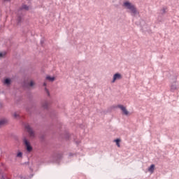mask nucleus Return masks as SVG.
<instances>
[{"mask_svg": "<svg viewBox=\"0 0 179 179\" xmlns=\"http://www.w3.org/2000/svg\"><path fill=\"white\" fill-rule=\"evenodd\" d=\"M123 6L126 8V9H128L130 10V13L131 16H137V15H139V11H138V8L134 5L132 3H131L129 1H125L123 3Z\"/></svg>", "mask_w": 179, "mask_h": 179, "instance_id": "1", "label": "nucleus"}, {"mask_svg": "<svg viewBox=\"0 0 179 179\" xmlns=\"http://www.w3.org/2000/svg\"><path fill=\"white\" fill-rule=\"evenodd\" d=\"M24 129L28 132L29 136H31L32 138H34L36 136V134L34 133V130H33V128L30 127V124L29 123H26L24 124Z\"/></svg>", "mask_w": 179, "mask_h": 179, "instance_id": "2", "label": "nucleus"}, {"mask_svg": "<svg viewBox=\"0 0 179 179\" xmlns=\"http://www.w3.org/2000/svg\"><path fill=\"white\" fill-rule=\"evenodd\" d=\"M23 142L26 148L27 152H28V153H30V152L33 150V147L31 146V144H30V141H29L26 137H24Z\"/></svg>", "mask_w": 179, "mask_h": 179, "instance_id": "3", "label": "nucleus"}, {"mask_svg": "<svg viewBox=\"0 0 179 179\" xmlns=\"http://www.w3.org/2000/svg\"><path fill=\"white\" fill-rule=\"evenodd\" d=\"M24 15L22 13L18 12L17 13L16 22L17 26H22V23L24 21Z\"/></svg>", "mask_w": 179, "mask_h": 179, "instance_id": "4", "label": "nucleus"}, {"mask_svg": "<svg viewBox=\"0 0 179 179\" xmlns=\"http://www.w3.org/2000/svg\"><path fill=\"white\" fill-rule=\"evenodd\" d=\"M36 85V83H34L33 80H31L29 83L24 81L22 83V87L23 89H30V87H33Z\"/></svg>", "mask_w": 179, "mask_h": 179, "instance_id": "5", "label": "nucleus"}, {"mask_svg": "<svg viewBox=\"0 0 179 179\" xmlns=\"http://www.w3.org/2000/svg\"><path fill=\"white\" fill-rule=\"evenodd\" d=\"M63 154L62 153H57L54 155V160L57 163V164H59L61 160L62 159Z\"/></svg>", "mask_w": 179, "mask_h": 179, "instance_id": "6", "label": "nucleus"}, {"mask_svg": "<svg viewBox=\"0 0 179 179\" xmlns=\"http://www.w3.org/2000/svg\"><path fill=\"white\" fill-rule=\"evenodd\" d=\"M120 79H122V75L120 73H116L113 75L111 83H115V80H120Z\"/></svg>", "mask_w": 179, "mask_h": 179, "instance_id": "7", "label": "nucleus"}, {"mask_svg": "<svg viewBox=\"0 0 179 179\" xmlns=\"http://www.w3.org/2000/svg\"><path fill=\"white\" fill-rule=\"evenodd\" d=\"M117 107L118 108H120L124 115H128V114H129V112L127 110V108H125V106L123 105H118Z\"/></svg>", "mask_w": 179, "mask_h": 179, "instance_id": "8", "label": "nucleus"}, {"mask_svg": "<svg viewBox=\"0 0 179 179\" xmlns=\"http://www.w3.org/2000/svg\"><path fill=\"white\" fill-rule=\"evenodd\" d=\"M29 6L26 5V4H24L22 5L21 7H20L18 9H17V12H22V10H29Z\"/></svg>", "mask_w": 179, "mask_h": 179, "instance_id": "9", "label": "nucleus"}, {"mask_svg": "<svg viewBox=\"0 0 179 179\" xmlns=\"http://www.w3.org/2000/svg\"><path fill=\"white\" fill-rule=\"evenodd\" d=\"M3 85H6V86H10L12 85V80L9 78L4 79L3 82Z\"/></svg>", "mask_w": 179, "mask_h": 179, "instance_id": "10", "label": "nucleus"}, {"mask_svg": "<svg viewBox=\"0 0 179 179\" xmlns=\"http://www.w3.org/2000/svg\"><path fill=\"white\" fill-rule=\"evenodd\" d=\"M176 82L177 81L176 80L174 83L171 85V92H176V90L178 89V87L176 85Z\"/></svg>", "mask_w": 179, "mask_h": 179, "instance_id": "11", "label": "nucleus"}, {"mask_svg": "<svg viewBox=\"0 0 179 179\" xmlns=\"http://www.w3.org/2000/svg\"><path fill=\"white\" fill-rule=\"evenodd\" d=\"M157 22L159 23H163V22H164V20H163V15H162V14H159L157 16Z\"/></svg>", "mask_w": 179, "mask_h": 179, "instance_id": "12", "label": "nucleus"}, {"mask_svg": "<svg viewBox=\"0 0 179 179\" xmlns=\"http://www.w3.org/2000/svg\"><path fill=\"white\" fill-rule=\"evenodd\" d=\"M46 80H48L49 82H54L55 80V77H51V76H47L45 78Z\"/></svg>", "mask_w": 179, "mask_h": 179, "instance_id": "13", "label": "nucleus"}, {"mask_svg": "<svg viewBox=\"0 0 179 179\" xmlns=\"http://www.w3.org/2000/svg\"><path fill=\"white\" fill-rule=\"evenodd\" d=\"M155 164H151L150 166V167L148 168V171H150V173H154L155 172Z\"/></svg>", "mask_w": 179, "mask_h": 179, "instance_id": "14", "label": "nucleus"}, {"mask_svg": "<svg viewBox=\"0 0 179 179\" xmlns=\"http://www.w3.org/2000/svg\"><path fill=\"white\" fill-rule=\"evenodd\" d=\"M42 108H44V110H48V102L45 101V103H42Z\"/></svg>", "mask_w": 179, "mask_h": 179, "instance_id": "15", "label": "nucleus"}, {"mask_svg": "<svg viewBox=\"0 0 179 179\" xmlns=\"http://www.w3.org/2000/svg\"><path fill=\"white\" fill-rule=\"evenodd\" d=\"M5 124H8V120L6 119H1L0 120V127H2V125H5Z\"/></svg>", "mask_w": 179, "mask_h": 179, "instance_id": "16", "label": "nucleus"}, {"mask_svg": "<svg viewBox=\"0 0 179 179\" xmlns=\"http://www.w3.org/2000/svg\"><path fill=\"white\" fill-rule=\"evenodd\" d=\"M114 142H115L117 148H120L121 145L120 144V142H121V139L120 138H116L114 140Z\"/></svg>", "mask_w": 179, "mask_h": 179, "instance_id": "17", "label": "nucleus"}, {"mask_svg": "<svg viewBox=\"0 0 179 179\" xmlns=\"http://www.w3.org/2000/svg\"><path fill=\"white\" fill-rule=\"evenodd\" d=\"M64 138H65V139H66V141H69V139L71 138V135L69 133H66Z\"/></svg>", "mask_w": 179, "mask_h": 179, "instance_id": "18", "label": "nucleus"}, {"mask_svg": "<svg viewBox=\"0 0 179 179\" xmlns=\"http://www.w3.org/2000/svg\"><path fill=\"white\" fill-rule=\"evenodd\" d=\"M166 10H167V8L163 7V8L162 9V13H161V15H165V13H166Z\"/></svg>", "mask_w": 179, "mask_h": 179, "instance_id": "19", "label": "nucleus"}, {"mask_svg": "<svg viewBox=\"0 0 179 179\" xmlns=\"http://www.w3.org/2000/svg\"><path fill=\"white\" fill-rule=\"evenodd\" d=\"M6 55V52H0V58H3Z\"/></svg>", "mask_w": 179, "mask_h": 179, "instance_id": "20", "label": "nucleus"}, {"mask_svg": "<svg viewBox=\"0 0 179 179\" xmlns=\"http://www.w3.org/2000/svg\"><path fill=\"white\" fill-rule=\"evenodd\" d=\"M17 157H23V152H18L17 153Z\"/></svg>", "mask_w": 179, "mask_h": 179, "instance_id": "21", "label": "nucleus"}, {"mask_svg": "<svg viewBox=\"0 0 179 179\" xmlns=\"http://www.w3.org/2000/svg\"><path fill=\"white\" fill-rule=\"evenodd\" d=\"M45 92H46L48 97H50V96H51V94H50V90H48L47 87H45Z\"/></svg>", "mask_w": 179, "mask_h": 179, "instance_id": "22", "label": "nucleus"}, {"mask_svg": "<svg viewBox=\"0 0 179 179\" xmlns=\"http://www.w3.org/2000/svg\"><path fill=\"white\" fill-rule=\"evenodd\" d=\"M45 41V40L44 39V38H41V41H40L41 45H43V44H44Z\"/></svg>", "mask_w": 179, "mask_h": 179, "instance_id": "23", "label": "nucleus"}, {"mask_svg": "<svg viewBox=\"0 0 179 179\" xmlns=\"http://www.w3.org/2000/svg\"><path fill=\"white\" fill-rule=\"evenodd\" d=\"M75 153H72V152H70L69 154V157H72V156H75Z\"/></svg>", "mask_w": 179, "mask_h": 179, "instance_id": "24", "label": "nucleus"}, {"mask_svg": "<svg viewBox=\"0 0 179 179\" xmlns=\"http://www.w3.org/2000/svg\"><path fill=\"white\" fill-rule=\"evenodd\" d=\"M80 128H81V129H84L85 125L83 124H80Z\"/></svg>", "mask_w": 179, "mask_h": 179, "instance_id": "25", "label": "nucleus"}, {"mask_svg": "<svg viewBox=\"0 0 179 179\" xmlns=\"http://www.w3.org/2000/svg\"><path fill=\"white\" fill-rule=\"evenodd\" d=\"M26 111H27V113H30V111H31L30 108L27 107L26 108Z\"/></svg>", "mask_w": 179, "mask_h": 179, "instance_id": "26", "label": "nucleus"}, {"mask_svg": "<svg viewBox=\"0 0 179 179\" xmlns=\"http://www.w3.org/2000/svg\"><path fill=\"white\" fill-rule=\"evenodd\" d=\"M14 117H15V118H17V117H20V115H19L17 113H14Z\"/></svg>", "mask_w": 179, "mask_h": 179, "instance_id": "27", "label": "nucleus"}, {"mask_svg": "<svg viewBox=\"0 0 179 179\" xmlns=\"http://www.w3.org/2000/svg\"><path fill=\"white\" fill-rule=\"evenodd\" d=\"M29 33H30V30H28L26 34H24L25 36H28Z\"/></svg>", "mask_w": 179, "mask_h": 179, "instance_id": "28", "label": "nucleus"}, {"mask_svg": "<svg viewBox=\"0 0 179 179\" xmlns=\"http://www.w3.org/2000/svg\"><path fill=\"white\" fill-rule=\"evenodd\" d=\"M43 86H44L45 87H47V83L44 82Z\"/></svg>", "mask_w": 179, "mask_h": 179, "instance_id": "29", "label": "nucleus"}, {"mask_svg": "<svg viewBox=\"0 0 179 179\" xmlns=\"http://www.w3.org/2000/svg\"><path fill=\"white\" fill-rule=\"evenodd\" d=\"M45 136L44 135L41 136V139H45Z\"/></svg>", "mask_w": 179, "mask_h": 179, "instance_id": "30", "label": "nucleus"}, {"mask_svg": "<svg viewBox=\"0 0 179 179\" xmlns=\"http://www.w3.org/2000/svg\"><path fill=\"white\" fill-rule=\"evenodd\" d=\"M0 179H5V176L2 175Z\"/></svg>", "mask_w": 179, "mask_h": 179, "instance_id": "31", "label": "nucleus"}, {"mask_svg": "<svg viewBox=\"0 0 179 179\" xmlns=\"http://www.w3.org/2000/svg\"><path fill=\"white\" fill-rule=\"evenodd\" d=\"M77 145H79L80 142L79 141H76V142Z\"/></svg>", "mask_w": 179, "mask_h": 179, "instance_id": "32", "label": "nucleus"}, {"mask_svg": "<svg viewBox=\"0 0 179 179\" xmlns=\"http://www.w3.org/2000/svg\"><path fill=\"white\" fill-rule=\"evenodd\" d=\"M20 178H23V176H20Z\"/></svg>", "mask_w": 179, "mask_h": 179, "instance_id": "33", "label": "nucleus"}, {"mask_svg": "<svg viewBox=\"0 0 179 179\" xmlns=\"http://www.w3.org/2000/svg\"><path fill=\"white\" fill-rule=\"evenodd\" d=\"M3 1H10V0H3Z\"/></svg>", "mask_w": 179, "mask_h": 179, "instance_id": "34", "label": "nucleus"}]
</instances>
